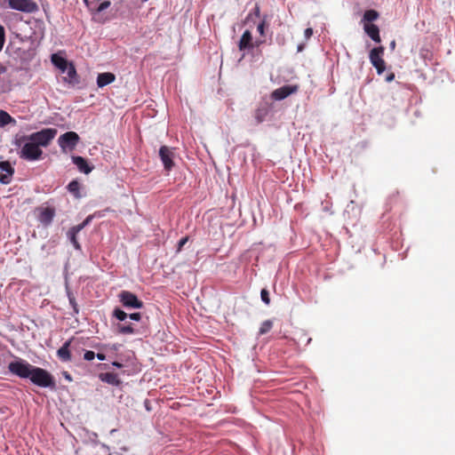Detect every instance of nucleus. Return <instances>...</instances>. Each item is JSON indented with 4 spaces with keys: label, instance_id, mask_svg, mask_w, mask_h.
Listing matches in <instances>:
<instances>
[{
    "label": "nucleus",
    "instance_id": "39",
    "mask_svg": "<svg viewBox=\"0 0 455 455\" xmlns=\"http://www.w3.org/2000/svg\"><path fill=\"white\" fill-rule=\"evenodd\" d=\"M62 374L67 380L72 381V377L68 371H63Z\"/></svg>",
    "mask_w": 455,
    "mask_h": 455
},
{
    "label": "nucleus",
    "instance_id": "21",
    "mask_svg": "<svg viewBox=\"0 0 455 455\" xmlns=\"http://www.w3.org/2000/svg\"><path fill=\"white\" fill-rule=\"evenodd\" d=\"M67 188H68V191L70 194H72L76 198H81L83 196L82 194L80 193L81 185L76 180L70 181L68 183Z\"/></svg>",
    "mask_w": 455,
    "mask_h": 455
},
{
    "label": "nucleus",
    "instance_id": "4",
    "mask_svg": "<svg viewBox=\"0 0 455 455\" xmlns=\"http://www.w3.org/2000/svg\"><path fill=\"white\" fill-rule=\"evenodd\" d=\"M80 140L79 135L75 132H67L58 139V144L63 153L72 151L76 148Z\"/></svg>",
    "mask_w": 455,
    "mask_h": 455
},
{
    "label": "nucleus",
    "instance_id": "33",
    "mask_svg": "<svg viewBox=\"0 0 455 455\" xmlns=\"http://www.w3.org/2000/svg\"><path fill=\"white\" fill-rule=\"evenodd\" d=\"M265 27H266V20H261L258 26H257V30L258 32L259 33L260 36H264V33H265Z\"/></svg>",
    "mask_w": 455,
    "mask_h": 455
},
{
    "label": "nucleus",
    "instance_id": "32",
    "mask_svg": "<svg viewBox=\"0 0 455 455\" xmlns=\"http://www.w3.org/2000/svg\"><path fill=\"white\" fill-rule=\"evenodd\" d=\"M5 43V28L0 25V52L3 50Z\"/></svg>",
    "mask_w": 455,
    "mask_h": 455
},
{
    "label": "nucleus",
    "instance_id": "29",
    "mask_svg": "<svg viewBox=\"0 0 455 455\" xmlns=\"http://www.w3.org/2000/svg\"><path fill=\"white\" fill-rule=\"evenodd\" d=\"M113 315L121 322H124L128 318V314L120 308H116Z\"/></svg>",
    "mask_w": 455,
    "mask_h": 455
},
{
    "label": "nucleus",
    "instance_id": "19",
    "mask_svg": "<svg viewBox=\"0 0 455 455\" xmlns=\"http://www.w3.org/2000/svg\"><path fill=\"white\" fill-rule=\"evenodd\" d=\"M366 34L376 43H380V36L379 27L372 23H364L363 26Z\"/></svg>",
    "mask_w": 455,
    "mask_h": 455
},
{
    "label": "nucleus",
    "instance_id": "17",
    "mask_svg": "<svg viewBox=\"0 0 455 455\" xmlns=\"http://www.w3.org/2000/svg\"><path fill=\"white\" fill-rule=\"evenodd\" d=\"M52 63L55 68L60 69L61 73H65L68 68L69 67V64L71 62H68V60L58 53H53L51 56Z\"/></svg>",
    "mask_w": 455,
    "mask_h": 455
},
{
    "label": "nucleus",
    "instance_id": "18",
    "mask_svg": "<svg viewBox=\"0 0 455 455\" xmlns=\"http://www.w3.org/2000/svg\"><path fill=\"white\" fill-rule=\"evenodd\" d=\"M238 48L240 51L251 50L253 48L252 36L249 30H245L239 41Z\"/></svg>",
    "mask_w": 455,
    "mask_h": 455
},
{
    "label": "nucleus",
    "instance_id": "40",
    "mask_svg": "<svg viewBox=\"0 0 455 455\" xmlns=\"http://www.w3.org/2000/svg\"><path fill=\"white\" fill-rule=\"evenodd\" d=\"M97 357H98L100 360H104V359H105V355L99 353V354H97Z\"/></svg>",
    "mask_w": 455,
    "mask_h": 455
},
{
    "label": "nucleus",
    "instance_id": "42",
    "mask_svg": "<svg viewBox=\"0 0 455 455\" xmlns=\"http://www.w3.org/2000/svg\"><path fill=\"white\" fill-rule=\"evenodd\" d=\"M395 77V75L394 74H391L389 76H387V81H392Z\"/></svg>",
    "mask_w": 455,
    "mask_h": 455
},
{
    "label": "nucleus",
    "instance_id": "43",
    "mask_svg": "<svg viewBox=\"0 0 455 455\" xmlns=\"http://www.w3.org/2000/svg\"><path fill=\"white\" fill-rule=\"evenodd\" d=\"M390 46H391L392 48H395V41H393V42L390 44Z\"/></svg>",
    "mask_w": 455,
    "mask_h": 455
},
{
    "label": "nucleus",
    "instance_id": "11",
    "mask_svg": "<svg viewBox=\"0 0 455 455\" xmlns=\"http://www.w3.org/2000/svg\"><path fill=\"white\" fill-rule=\"evenodd\" d=\"M37 220L44 227H47L52 224L54 217H55V209L52 207H44L39 208Z\"/></svg>",
    "mask_w": 455,
    "mask_h": 455
},
{
    "label": "nucleus",
    "instance_id": "6",
    "mask_svg": "<svg viewBox=\"0 0 455 455\" xmlns=\"http://www.w3.org/2000/svg\"><path fill=\"white\" fill-rule=\"evenodd\" d=\"M119 301L126 308H141L143 302L139 299L136 294L129 291H122L118 294Z\"/></svg>",
    "mask_w": 455,
    "mask_h": 455
},
{
    "label": "nucleus",
    "instance_id": "14",
    "mask_svg": "<svg viewBox=\"0 0 455 455\" xmlns=\"http://www.w3.org/2000/svg\"><path fill=\"white\" fill-rule=\"evenodd\" d=\"M293 92H295V88L291 85H284L275 90L271 96L275 100H282L291 95Z\"/></svg>",
    "mask_w": 455,
    "mask_h": 455
},
{
    "label": "nucleus",
    "instance_id": "38",
    "mask_svg": "<svg viewBox=\"0 0 455 455\" xmlns=\"http://www.w3.org/2000/svg\"><path fill=\"white\" fill-rule=\"evenodd\" d=\"M253 14L256 16V17H259V14H260V10H259V6L258 4H256L253 8V11H252Z\"/></svg>",
    "mask_w": 455,
    "mask_h": 455
},
{
    "label": "nucleus",
    "instance_id": "2",
    "mask_svg": "<svg viewBox=\"0 0 455 455\" xmlns=\"http://www.w3.org/2000/svg\"><path fill=\"white\" fill-rule=\"evenodd\" d=\"M15 146L20 148L18 153L21 159L34 162L41 159L43 151L34 141L28 139V136H21L15 140Z\"/></svg>",
    "mask_w": 455,
    "mask_h": 455
},
{
    "label": "nucleus",
    "instance_id": "24",
    "mask_svg": "<svg viewBox=\"0 0 455 455\" xmlns=\"http://www.w3.org/2000/svg\"><path fill=\"white\" fill-rule=\"evenodd\" d=\"M69 344L70 343H65L64 346L61 347L57 352L58 356L61 361L67 362L70 360V352L68 349Z\"/></svg>",
    "mask_w": 455,
    "mask_h": 455
},
{
    "label": "nucleus",
    "instance_id": "28",
    "mask_svg": "<svg viewBox=\"0 0 455 455\" xmlns=\"http://www.w3.org/2000/svg\"><path fill=\"white\" fill-rule=\"evenodd\" d=\"M92 219H93V216L89 215L84 219V220L82 223L73 226V228L76 231L81 232L86 226H88L92 222Z\"/></svg>",
    "mask_w": 455,
    "mask_h": 455
},
{
    "label": "nucleus",
    "instance_id": "35",
    "mask_svg": "<svg viewBox=\"0 0 455 455\" xmlns=\"http://www.w3.org/2000/svg\"><path fill=\"white\" fill-rule=\"evenodd\" d=\"M95 357V354L92 351H86L84 355V358L87 361H91Z\"/></svg>",
    "mask_w": 455,
    "mask_h": 455
},
{
    "label": "nucleus",
    "instance_id": "37",
    "mask_svg": "<svg viewBox=\"0 0 455 455\" xmlns=\"http://www.w3.org/2000/svg\"><path fill=\"white\" fill-rule=\"evenodd\" d=\"M313 35V29L311 28H307L304 31V36L307 40L309 39Z\"/></svg>",
    "mask_w": 455,
    "mask_h": 455
},
{
    "label": "nucleus",
    "instance_id": "8",
    "mask_svg": "<svg viewBox=\"0 0 455 455\" xmlns=\"http://www.w3.org/2000/svg\"><path fill=\"white\" fill-rule=\"evenodd\" d=\"M65 73L67 76L62 78L63 83L69 88H79L80 78L73 63L69 64Z\"/></svg>",
    "mask_w": 455,
    "mask_h": 455
},
{
    "label": "nucleus",
    "instance_id": "23",
    "mask_svg": "<svg viewBox=\"0 0 455 455\" xmlns=\"http://www.w3.org/2000/svg\"><path fill=\"white\" fill-rule=\"evenodd\" d=\"M66 292H67V296H68V301H69V305L71 306V307L73 309V315H77L79 313L78 305H77V303L76 301L74 294L70 291V289H69L68 284L66 285Z\"/></svg>",
    "mask_w": 455,
    "mask_h": 455
},
{
    "label": "nucleus",
    "instance_id": "5",
    "mask_svg": "<svg viewBox=\"0 0 455 455\" xmlns=\"http://www.w3.org/2000/svg\"><path fill=\"white\" fill-rule=\"evenodd\" d=\"M384 51L383 46H379L373 48L369 54L370 61L379 75L382 74L386 69V62L383 59Z\"/></svg>",
    "mask_w": 455,
    "mask_h": 455
},
{
    "label": "nucleus",
    "instance_id": "10",
    "mask_svg": "<svg viewBox=\"0 0 455 455\" xmlns=\"http://www.w3.org/2000/svg\"><path fill=\"white\" fill-rule=\"evenodd\" d=\"M0 183L3 185H8L12 181V175L14 173V168L8 161L0 162Z\"/></svg>",
    "mask_w": 455,
    "mask_h": 455
},
{
    "label": "nucleus",
    "instance_id": "7",
    "mask_svg": "<svg viewBox=\"0 0 455 455\" xmlns=\"http://www.w3.org/2000/svg\"><path fill=\"white\" fill-rule=\"evenodd\" d=\"M173 156L174 153L172 148L167 146H162L159 148V157L166 172H171L174 167Z\"/></svg>",
    "mask_w": 455,
    "mask_h": 455
},
{
    "label": "nucleus",
    "instance_id": "1",
    "mask_svg": "<svg viewBox=\"0 0 455 455\" xmlns=\"http://www.w3.org/2000/svg\"><path fill=\"white\" fill-rule=\"evenodd\" d=\"M9 371L22 379H29L31 382L41 387H55L53 377L46 370L36 367L24 360L11 362L8 365Z\"/></svg>",
    "mask_w": 455,
    "mask_h": 455
},
{
    "label": "nucleus",
    "instance_id": "27",
    "mask_svg": "<svg viewBox=\"0 0 455 455\" xmlns=\"http://www.w3.org/2000/svg\"><path fill=\"white\" fill-rule=\"evenodd\" d=\"M272 327H273V322L271 320H266L261 323L260 328L259 330V333L265 334V333L268 332Z\"/></svg>",
    "mask_w": 455,
    "mask_h": 455
},
{
    "label": "nucleus",
    "instance_id": "12",
    "mask_svg": "<svg viewBox=\"0 0 455 455\" xmlns=\"http://www.w3.org/2000/svg\"><path fill=\"white\" fill-rule=\"evenodd\" d=\"M83 2L92 13H100L107 10L111 4V2L109 0L99 1V4H96V1L92 0H83Z\"/></svg>",
    "mask_w": 455,
    "mask_h": 455
},
{
    "label": "nucleus",
    "instance_id": "22",
    "mask_svg": "<svg viewBox=\"0 0 455 455\" xmlns=\"http://www.w3.org/2000/svg\"><path fill=\"white\" fill-rule=\"evenodd\" d=\"M79 232L76 231L73 227L68 229L67 232V236L70 243L73 244L74 248L77 251H81V245L76 239V235Z\"/></svg>",
    "mask_w": 455,
    "mask_h": 455
},
{
    "label": "nucleus",
    "instance_id": "44",
    "mask_svg": "<svg viewBox=\"0 0 455 455\" xmlns=\"http://www.w3.org/2000/svg\"><path fill=\"white\" fill-rule=\"evenodd\" d=\"M302 50V46L301 45H299L298 46V52H300Z\"/></svg>",
    "mask_w": 455,
    "mask_h": 455
},
{
    "label": "nucleus",
    "instance_id": "3",
    "mask_svg": "<svg viewBox=\"0 0 455 455\" xmlns=\"http://www.w3.org/2000/svg\"><path fill=\"white\" fill-rule=\"evenodd\" d=\"M58 131L55 128H44L28 135V139L34 141L38 147H47L55 138Z\"/></svg>",
    "mask_w": 455,
    "mask_h": 455
},
{
    "label": "nucleus",
    "instance_id": "31",
    "mask_svg": "<svg viewBox=\"0 0 455 455\" xmlns=\"http://www.w3.org/2000/svg\"><path fill=\"white\" fill-rule=\"evenodd\" d=\"M260 298L261 300L266 304L269 305L270 303V298H269V292L266 289H262L260 291Z\"/></svg>",
    "mask_w": 455,
    "mask_h": 455
},
{
    "label": "nucleus",
    "instance_id": "16",
    "mask_svg": "<svg viewBox=\"0 0 455 455\" xmlns=\"http://www.w3.org/2000/svg\"><path fill=\"white\" fill-rule=\"evenodd\" d=\"M99 379L105 383L112 386L118 387L121 385L122 380L120 379L117 373L115 372H102L99 374Z\"/></svg>",
    "mask_w": 455,
    "mask_h": 455
},
{
    "label": "nucleus",
    "instance_id": "45",
    "mask_svg": "<svg viewBox=\"0 0 455 455\" xmlns=\"http://www.w3.org/2000/svg\"><path fill=\"white\" fill-rule=\"evenodd\" d=\"M307 341L311 342V341H312V339H311V338H308Z\"/></svg>",
    "mask_w": 455,
    "mask_h": 455
},
{
    "label": "nucleus",
    "instance_id": "34",
    "mask_svg": "<svg viewBox=\"0 0 455 455\" xmlns=\"http://www.w3.org/2000/svg\"><path fill=\"white\" fill-rule=\"evenodd\" d=\"M128 318L130 320H132V321H136V322H139L140 321L141 319V314L140 313H132V314H128Z\"/></svg>",
    "mask_w": 455,
    "mask_h": 455
},
{
    "label": "nucleus",
    "instance_id": "20",
    "mask_svg": "<svg viewBox=\"0 0 455 455\" xmlns=\"http://www.w3.org/2000/svg\"><path fill=\"white\" fill-rule=\"evenodd\" d=\"M269 112V107L267 103L261 104L256 110L255 113V118L257 119L258 123H262L266 116L268 115Z\"/></svg>",
    "mask_w": 455,
    "mask_h": 455
},
{
    "label": "nucleus",
    "instance_id": "26",
    "mask_svg": "<svg viewBox=\"0 0 455 455\" xmlns=\"http://www.w3.org/2000/svg\"><path fill=\"white\" fill-rule=\"evenodd\" d=\"M378 17L379 13L375 10H368L363 14V20L366 21L365 23H371V21L377 20Z\"/></svg>",
    "mask_w": 455,
    "mask_h": 455
},
{
    "label": "nucleus",
    "instance_id": "25",
    "mask_svg": "<svg viewBox=\"0 0 455 455\" xmlns=\"http://www.w3.org/2000/svg\"><path fill=\"white\" fill-rule=\"evenodd\" d=\"M14 119L6 112L4 110H0V126H5L9 124L10 123H14Z\"/></svg>",
    "mask_w": 455,
    "mask_h": 455
},
{
    "label": "nucleus",
    "instance_id": "41",
    "mask_svg": "<svg viewBox=\"0 0 455 455\" xmlns=\"http://www.w3.org/2000/svg\"><path fill=\"white\" fill-rule=\"evenodd\" d=\"M113 365L116 366V367H118V368L122 367V364L120 363H118V362H114Z\"/></svg>",
    "mask_w": 455,
    "mask_h": 455
},
{
    "label": "nucleus",
    "instance_id": "15",
    "mask_svg": "<svg viewBox=\"0 0 455 455\" xmlns=\"http://www.w3.org/2000/svg\"><path fill=\"white\" fill-rule=\"evenodd\" d=\"M116 80V75L111 72H103L100 73L97 76V86L99 88H103L112 83H114Z\"/></svg>",
    "mask_w": 455,
    "mask_h": 455
},
{
    "label": "nucleus",
    "instance_id": "13",
    "mask_svg": "<svg viewBox=\"0 0 455 455\" xmlns=\"http://www.w3.org/2000/svg\"><path fill=\"white\" fill-rule=\"evenodd\" d=\"M71 160L72 163L77 167L80 172L89 174L93 169V166H91L88 164L87 160L83 156H72Z\"/></svg>",
    "mask_w": 455,
    "mask_h": 455
},
{
    "label": "nucleus",
    "instance_id": "30",
    "mask_svg": "<svg viewBox=\"0 0 455 455\" xmlns=\"http://www.w3.org/2000/svg\"><path fill=\"white\" fill-rule=\"evenodd\" d=\"M119 331L122 333H132L134 332V328L132 324H120L118 326Z\"/></svg>",
    "mask_w": 455,
    "mask_h": 455
},
{
    "label": "nucleus",
    "instance_id": "9",
    "mask_svg": "<svg viewBox=\"0 0 455 455\" xmlns=\"http://www.w3.org/2000/svg\"><path fill=\"white\" fill-rule=\"evenodd\" d=\"M12 9L32 12L36 9V4L32 0H8Z\"/></svg>",
    "mask_w": 455,
    "mask_h": 455
},
{
    "label": "nucleus",
    "instance_id": "36",
    "mask_svg": "<svg viewBox=\"0 0 455 455\" xmlns=\"http://www.w3.org/2000/svg\"><path fill=\"white\" fill-rule=\"evenodd\" d=\"M188 237L186 236V237H183L181 238L179 243H178V251H180L181 248L186 244V243L188 242Z\"/></svg>",
    "mask_w": 455,
    "mask_h": 455
}]
</instances>
